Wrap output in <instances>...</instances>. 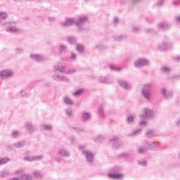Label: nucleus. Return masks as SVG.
<instances>
[{"instance_id": "59", "label": "nucleus", "mask_w": 180, "mask_h": 180, "mask_svg": "<svg viewBox=\"0 0 180 180\" xmlns=\"http://www.w3.org/2000/svg\"><path fill=\"white\" fill-rule=\"evenodd\" d=\"M176 125L177 126H180V118L178 120V121L176 122Z\"/></svg>"}, {"instance_id": "13", "label": "nucleus", "mask_w": 180, "mask_h": 180, "mask_svg": "<svg viewBox=\"0 0 180 180\" xmlns=\"http://www.w3.org/2000/svg\"><path fill=\"white\" fill-rule=\"evenodd\" d=\"M30 57L32 60H35V61L40 62L44 60V57L39 55H31Z\"/></svg>"}, {"instance_id": "47", "label": "nucleus", "mask_w": 180, "mask_h": 180, "mask_svg": "<svg viewBox=\"0 0 180 180\" xmlns=\"http://www.w3.org/2000/svg\"><path fill=\"white\" fill-rule=\"evenodd\" d=\"M70 58L71 60H77V55H75L74 53H72Z\"/></svg>"}, {"instance_id": "56", "label": "nucleus", "mask_w": 180, "mask_h": 180, "mask_svg": "<svg viewBox=\"0 0 180 180\" xmlns=\"http://www.w3.org/2000/svg\"><path fill=\"white\" fill-rule=\"evenodd\" d=\"M175 61H180V56H177L174 58Z\"/></svg>"}, {"instance_id": "3", "label": "nucleus", "mask_w": 180, "mask_h": 180, "mask_svg": "<svg viewBox=\"0 0 180 180\" xmlns=\"http://www.w3.org/2000/svg\"><path fill=\"white\" fill-rule=\"evenodd\" d=\"M155 147H158V143H153L152 144L146 143V146H139L138 148V153L144 154V153H146L148 148H155Z\"/></svg>"}, {"instance_id": "52", "label": "nucleus", "mask_w": 180, "mask_h": 180, "mask_svg": "<svg viewBox=\"0 0 180 180\" xmlns=\"http://www.w3.org/2000/svg\"><path fill=\"white\" fill-rule=\"evenodd\" d=\"M173 5H175V6H177V5H180V2L179 1H174Z\"/></svg>"}, {"instance_id": "33", "label": "nucleus", "mask_w": 180, "mask_h": 180, "mask_svg": "<svg viewBox=\"0 0 180 180\" xmlns=\"http://www.w3.org/2000/svg\"><path fill=\"white\" fill-rule=\"evenodd\" d=\"M83 90L82 89L76 91L75 92L73 93V96H79V95H81V94H82Z\"/></svg>"}, {"instance_id": "46", "label": "nucleus", "mask_w": 180, "mask_h": 180, "mask_svg": "<svg viewBox=\"0 0 180 180\" xmlns=\"http://www.w3.org/2000/svg\"><path fill=\"white\" fill-rule=\"evenodd\" d=\"M102 140H103V137H102V136H98L96 139V141H102Z\"/></svg>"}, {"instance_id": "49", "label": "nucleus", "mask_w": 180, "mask_h": 180, "mask_svg": "<svg viewBox=\"0 0 180 180\" xmlns=\"http://www.w3.org/2000/svg\"><path fill=\"white\" fill-rule=\"evenodd\" d=\"M20 96H26V91H21L20 93Z\"/></svg>"}, {"instance_id": "8", "label": "nucleus", "mask_w": 180, "mask_h": 180, "mask_svg": "<svg viewBox=\"0 0 180 180\" xmlns=\"http://www.w3.org/2000/svg\"><path fill=\"white\" fill-rule=\"evenodd\" d=\"M75 23V21L72 18H67L65 22L60 23L62 27H68V26H72Z\"/></svg>"}, {"instance_id": "32", "label": "nucleus", "mask_w": 180, "mask_h": 180, "mask_svg": "<svg viewBox=\"0 0 180 180\" xmlns=\"http://www.w3.org/2000/svg\"><path fill=\"white\" fill-rule=\"evenodd\" d=\"M66 115L68 117H72V110L71 109H66L65 110Z\"/></svg>"}, {"instance_id": "2", "label": "nucleus", "mask_w": 180, "mask_h": 180, "mask_svg": "<svg viewBox=\"0 0 180 180\" xmlns=\"http://www.w3.org/2000/svg\"><path fill=\"white\" fill-rule=\"evenodd\" d=\"M151 88H153V84H146L142 89V95L147 101L151 98Z\"/></svg>"}, {"instance_id": "22", "label": "nucleus", "mask_w": 180, "mask_h": 180, "mask_svg": "<svg viewBox=\"0 0 180 180\" xmlns=\"http://www.w3.org/2000/svg\"><path fill=\"white\" fill-rule=\"evenodd\" d=\"M108 176H109V178H112V179H120V178H122V174H109Z\"/></svg>"}, {"instance_id": "4", "label": "nucleus", "mask_w": 180, "mask_h": 180, "mask_svg": "<svg viewBox=\"0 0 180 180\" xmlns=\"http://www.w3.org/2000/svg\"><path fill=\"white\" fill-rule=\"evenodd\" d=\"M55 71H59L60 73L65 74H74L75 72V69H70L68 72L65 70V68L64 66H54Z\"/></svg>"}, {"instance_id": "34", "label": "nucleus", "mask_w": 180, "mask_h": 180, "mask_svg": "<svg viewBox=\"0 0 180 180\" xmlns=\"http://www.w3.org/2000/svg\"><path fill=\"white\" fill-rule=\"evenodd\" d=\"M140 133H141V129L134 130L129 136H138Z\"/></svg>"}, {"instance_id": "62", "label": "nucleus", "mask_w": 180, "mask_h": 180, "mask_svg": "<svg viewBox=\"0 0 180 180\" xmlns=\"http://www.w3.org/2000/svg\"><path fill=\"white\" fill-rule=\"evenodd\" d=\"M134 2L137 3V2H140V0H132Z\"/></svg>"}, {"instance_id": "44", "label": "nucleus", "mask_w": 180, "mask_h": 180, "mask_svg": "<svg viewBox=\"0 0 180 180\" xmlns=\"http://www.w3.org/2000/svg\"><path fill=\"white\" fill-rule=\"evenodd\" d=\"M162 72H168V71H169V68H168L167 67H163V68H162Z\"/></svg>"}, {"instance_id": "45", "label": "nucleus", "mask_w": 180, "mask_h": 180, "mask_svg": "<svg viewBox=\"0 0 180 180\" xmlns=\"http://www.w3.org/2000/svg\"><path fill=\"white\" fill-rule=\"evenodd\" d=\"M164 4V0H160L159 2L157 4V6H162Z\"/></svg>"}, {"instance_id": "31", "label": "nucleus", "mask_w": 180, "mask_h": 180, "mask_svg": "<svg viewBox=\"0 0 180 180\" xmlns=\"http://www.w3.org/2000/svg\"><path fill=\"white\" fill-rule=\"evenodd\" d=\"M9 161V158H4L0 159V165H2L3 164H6Z\"/></svg>"}, {"instance_id": "64", "label": "nucleus", "mask_w": 180, "mask_h": 180, "mask_svg": "<svg viewBox=\"0 0 180 180\" xmlns=\"http://www.w3.org/2000/svg\"><path fill=\"white\" fill-rule=\"evenodd\" d=\"M179 160H180V153H179Z\"/></svg>"}, {"instance_id": "14", "label": "nucleus", "mask_w": 180, "mask_h": 180, "mask_svg": "<svg viewBox=\"0 0 180 180\" xmlns=\"http://www.w3.org/2000/svg\"><path fill=\"white\" fill-rule=\"evenodd\" d=\"M58 154H59V155H61V157H70V153H68V151L65 149H60L58 151Z\"/></svg>"}, {"instance_id": "7", "label": "nucleus", "mask_w": 180, "mask_h": 180, "mask_svg": "<svg viewBox=\"0 0 180 180\" xmlns=\"http://www.w3.org/2000/svg\"><path fill=\"white\" fill-rule=\"evenodd\" d=\"M82 154L85 155L87 162H89V164L92 163V162L94 161V155L91 153V151H84L82 152Z\"/></svg>"}, {"instance_id": "1", "label": "nucleus", "mask_w": 180, "mask_h": 180, "mask_svg": "<svg viewBox=\"0 0 180 180\" xmlns=\"http://www.w3.org/2000/svg\"><path fill=\"white\" fill-rule=\"evenodd\" d=\"M153 116H154V112H153V110L148 108H144L143 115H141L140 116V122H139L140 126H143V127H146V126H147V122H146V119H147L148 117H153Z\"/></svg>"}, {"instance_id": "17", "label": "nucleus", "mask_w": 180, "mask_h": 180, "mask_svg": "<svg viewBox=\"0 0 180 180\" xmlns=\"http://www.w3.org/2000/svg\"><path fill=\"white\" fill-rule=\"evenodd\" d=\"M25 129L28 130L30 133H34V127L30 123L25 124Z\"/></svg>"}, {"instance_id": "48", "label": "nucleus", "mask_w": 180, "mask_h": 180, "mask_svg": "<svg viewBox=\"0 0 180 180\" xmlns=\"http://www.w3.org/2000/svg\"><path fill=\"white\" fill-rule=\"evenodd\" d=\"M66 49H67V47L65 46H60V53H63V51L66 50Z\"/></svg>"}, {"instance_id": "39", "label": "nucleus", "mask_w": 180, "mask_h": 180, "mask_svg": "<svg viewBox=\"0 0 180 180\" xmlns=\"http://www.w3.org/2000/svg\"><path fill=\"white\" fill-rule=\"evenodd\" d=\"M138 164H139V165H142V167H146V165H147V161L141 160L138 162Z\"/></svg>"}, {"instance_id": "38", "label": "nucleus", "mask_w": 180, "mask_h": 180, "mask_svg": "<svg viewBox=\"0 0 180 180\" xmlns=\"http://www.w3.org/2000/svg\"><path fill=\"white\" fill-rule=\"evenodd\" d=\"M42 126L44 130H51V129H53V127L51 125L43 124Z\"/></svg>"}, {"instance_id": "25", "label": "nucleus", "mask_w": 180, "mask_h": 180, "mask_svg": "<svg viewBox=\"0 0 180 180\" xmlns=\"http://www.w3.org/2000/svg\"><path fill=\"white\" fill-rule=\"evenodd\" d=\"M20 179L22 180H32V176L29 174H22L20 176Z\"/></svg>"}, {"instance_id": "60", "label": "nucleus", "mask_w": 180, "mask_h": 180, "mask_svg": "<svg viewBox=\"0 0 180 180\" xmlns=\"http://www.w3.org/2000/svg\"><path fill=\"white\" fill-rule=\"evenodd\" d=\"M77 131H78V133L81 132V131H84V130L80 129H76Z\"/></svg>"}, {"instance_id": "6", "label": "nucleus", "mask_w": 180, "mask_h": 180, "mask_svg": "<svg viewBox=\"0 0 180 180\" xmlns=\"http://www.w3.org/2000/svg\"><path fill=\"white\" fill-rule=\"evenodd\" d=\"M150 62L146 59H139L134 63L135 67H144V65H148Z\"/></svg>"}, {"instance_id": "63", "label": "nucleus", "mask_w": 180, "mask_h": 180, "mask_svg": "<svg viewBox=\"0 0 180 180\" xmlns=\"http://www.w3.org/2000/svg\"><path fill=\"white\" fill-rule=\"evenodd\" d=\"M20 171L18 170L15 174H20Z\"/></svg>"}, {"instance_id": "19", "label": "nucleus", "mask_w": 180, "mask_h": 180, "mask_svg": "<svg viewBox=\"0 0 180 180\" xmlns=\"http://www.w3.org/2000/svg\"><path fill=\"white\" fill-rule=\"evenodd\" d=\"M158 29H161L162 30H167L168 29L169 26L168 24L166 22H161L159 25H158Z\"/></svg>"}, {"instance_id": "24", "label": "nucleus", "mask_w": 180, "mask_h": 180, "mask_svg": "<svg viewBox=\"0 0 180 180\" xmlns=\"http://www.w3.org/2000/svg\"><path fill=\"white\" fill-rule=\"evenodd\" d=\"M25 141H22L15 143L14 144V146H15V147L16 148H22V147H23V146H25Z\"/></svg>"}, {"instance_id": "54", "label": "nucleus", "mask_w": 180, "mask_h": 180, "mask_svg": "<svg viewBox=\"0 0 180 180\" xmlns=\"http://www.w3.org/2000/svg\"><path fill=\"white\" fill-rule=\"evenodd\" d=\"M23 51L22 50V49H19V48H18L17 49H16V53H22Z\"/></svg>"}, {"instance_id": "51", "label": "nucleus", "mask_w": 180, "mask_h": 180, "mask_svg": "<svg viewBox=\"0 0 180 180\" xmlns=\"http://www.w3.org/2000/svg\"><path fill=\"white\" fill-rule=\"evenodd\" d=\"M56 162H61L63 161V159L61 158H55Z\"/></svg>"}, {"instance_id": "9", "label": "nucleus", "mask_w": 180, "mask_h": 180, "mask_svg": "<svg viewBox=\"0 0 180 180\" xmlns=\"http://www.w3.org/2000/svg\"><path fill=\"white\" fill-rule=\"evenodd\" d=\"M110 143L112 145L114 148H119L120 146V142L119 141V138L114 137L110 140Z\"/></svg>"}, {"instance_id": "20", "label": "nucleus", "mask_w": 180, "mask_h": 180, "mask_svg": "<svg viewBox=\"0 0 180 180\" xmlns=\"http://www.w3.org/2000/svg\"><path fill=\"white\" fill-rule=\"evenodd\" d=\"M63 102L65 105H72L73 102H72V100L71 98H70V97L68 96H65L63 98Z\"/></svg>"}, {"instance_id": "61", "label": "nucleus", "mask_w": 180, "mask_h": 180, "mask_svg": "<svg viewBox=\"0 0 180 180\" xmlns=\"http://www.w3.org/2000/svg\"><path fill=\"white\" fill-rule=\"evenodd\" d=\"M10 180H20V179H19V178H13V179H10Z\"/></svg>"}, {"instance_id": "28", "label": "nucleus", "mask_w": 180, "mask_h": 180, "mask_svg": "<svg viewBox=\"0 0 180 180\" xmlns=\"http://www.w3.org/2000/svg\"><path fill=\"white\" fill-rule=\"evenodd\" d=\"M158 50H160V51H167V50H169V46H160L158 47Z\"/></svg>"}, {"instance_id": "37", "label": "nucleus", "mask_w": 180, "mask_h": 180, "mask_svg": "<svg viewBox=\"0 0 180 180\" xmlns=\"http://www.w3.org/2000/svg\"><path fill=\"white\" fill-rule=\"evenodd\" d=\"M110 67V70H113V71H120V68L115 65H111Z\"/></svg>"}, {"instance_id": "50", "label": "nucleus", "mask_w": 180, "mask_h": 180, "mask_svg": "<svg viewBox=\"0 0 180 180\" xmlns=\"http://www.w3.org/2000/svg\"><path fill=\"white\" fill-rule=\"evenodd\" d=\"M129 156V153H123L120 155V157H127Z\"/></svg>"}, {"instance_id": "5", "label": "nucleus", "mask_w": 180, "mask_h": 180, "mask_svg": "<svg viewBox=\"0 0 180 180\" xmlns=\"http://www.w3.org/2000/svg\"><path fill=\"white\" fill-rule=\"evenodd\" d=\"M13 75V72L12 70H3L0 72V78L1 79H5L6 78H11Z\"/></svg>"}, {"instance_id": "58", "label": "nucleus", "mask_w": 180, "mask_h": 180, "mask_svg": "<svg viewBox=\"0 0 180 180\" xmlns=\"http://www.w3.org/2000/svg\"><path fill=\"white\" fill-rule=\"evenodd\" d=\"M114 23H119V20L117 18H115Z\"/></svg>"}, {"instance_id": "12", "label": "nucleus", "mask_w": 180, "mask_h": 180, "mask_svg": "<svg viewBox=\"0 0 180 180\" xmlns=\"http://www.w3.org/2000/svg\"><path fill=\"white\" fill-rule=\"evenodd\" d=\"M119 84H120V86L122 87V88H124V89H130V84L129 83H127V82H124L123 80H120L119 81Z\"/></svg>"}, {"instance_id": "55", "label": "nucleus", "mask_w": 180, "mask_h": 180, "mask_svg": "<svg viewBox=\"0 0 180 180\" xmlns=\"http://www.w3.org/2000/svg\"><path fill=\"white\" fill-rule=\"evenodd\" d=\"M176 20L178 23H180V16L176 17Z\"/></svg>"}, {"instance_id": "23", "label": "nucleus", "mask_w": 180, "mask_h": 180, "mask_svg": "<svg viewBox=\"0 0 180 180\" xmlns=\"http://www.w3.org/2000/svg\"><path fill=\"white\" fill-rule=\"evenodd\" d=\"M67 41L70 44H77V39L75 37H68Z\"/></svg>"}, {"instance_id": "43", "label": "nucleus", "mask_w": 180, "mask_h": 180, "mask_svg": "<svg viewBox=\"0 0 180 180\" xmlns=\"http://www.w3.org/2000/svg\"><path fill=\"white\" fill-rule=\"evenodd\" d=\"M98 112L100 113V115L101 116H103V107H100L99 109H98Z\"/></svg>"}, {"instance_id": "42", "label": "nucleus", "mask_w": 180, "mask_h": 180, "mask_svg": "<svg viewBox=\"0 0 180 180\" xmlns=\"http://www.w3.org/2000/svg\"><path fill=\"white\" fill-rule=\"evenodd\" d=\"M25 161H34L33 157L27 156L24 158Z\"/></svg>"}, {"instance_id": "41", "label": "nucleus", "mask_w": 180, "mask_h": 180, "mask_svg": "<svg viewBox=\"0 0 180 180\" xmlns=\"http://www.w3.org/2000/svg\"><path fill=\"white\" fill-rule=\"evenodd\" d=\"M134 120V117L131 115L128 116L127 117V122L128 123H131V122H133Z\"/></svg>"}, {"instance_id": "35", "label": "nucleus", "mask_w": 180, "mask_h": 180, "mask_svg": "<svg viewBox=\"0 0 180 180\" xmlns=\"http://www.w3.org/2000/svg\"><path fill=\"white\" fill-rule=\"evenodd\" d=\"M34 178H41L43 176V174H41L40 172H34Z\"/></svg>"}, {"instance_id": "10", "label": "nucleus", "mask_w": 180, "mask_h": 180, "mask_svg": "<svg viewBox=\"0 0 180 180\" xmlns=\"http://www.w3.org/2000/svg\"><path fill=\"white\" fill-rule=\"evenodd\" d=\"M88 20V17L86 16H81L79 18V20L78 21H75V25L76 26H81L82 25H83V23H85V22H86Z\"/></svg>"}, {"instance_id": "53", "label": "nucleus", "mask_w": 180, "mask_h": 180, "mask_svg": "<svg viewBox=\"0 0 180 180\" xmlns=\"http://www.w3.org/2000/svg\"><path fill=\"white\" fill-rule=\"evenodd\" d=\"M54 20H56V18H54L53 17L49 18V22H54Z\"/></svg>"}, {"instance_id": "27", "label": "nucleus", "mask_w": 180, "mask_h": 180, "mask_svg": "<svg viewBox=\"0 0 180 180\" xmlns=\"http://www.w3.org/2000/svg\"><path fill=\"white\" fill-rule=\"evenodd\" d=\"M8 18V13L1 12L0 13V22L1 20H5Z\"/></svg>"}, {"instance_id": "36", "label": "nucleus", "mask_w": 180, "mask_h": 180, "mask_svg": "<svg viewBox=\"0 0 180 180\" xmlns=\"http://www.w3.org/2000/svg\"><path fill=\"white\" fill-rule=\"evenodd\" d=\"M43 158H44V156L43 155H38V156L33 157L34 161H40Z\"/></svg>"}, {"instance_id": "29", "label": "nucleus", "mask_w": 180, "mask_h": 180, "mask_svg": "<svg viewBox=\"0 0 180 180\" xmlns=\"http://www.w3.org/2000/svg\"><path fill=\"white\" fill-rule=\"evenodd\" d=\"M76 50L77 51H78V53H84V51H85V48L84 47V46H77Z\"/></svg>"}, {"instance_id": "57", "label": "nucleus", "mask_w": 180, "mask_h": 180, "mask_svg": "<svg viewBox=\"0 0 180 180\" xmlns=\"http://www.w3.org/2000/svg\"><path fill=\"white\" fill-rule=\"evenodd\" d=\"M139 28H137V27H134V30H133L134 32H139Z\"/></svg>"}, {"instance_id": "16", "label": "nucleus", "mask_w": 180, "mask_h": 180, "mask_svg": "<svg viewBox=\"0 0 180 180\" xmlns=\"http://www.w3.org/2000/svg\"><path fill=\"white\" fill-rule=\"evenodd\" d=\"M98 82L101 84H110L112 82L109 81V79L107 77H101Z\"/></svg>"}, {"instance_id": "30", "label": "nucleus", "mask_w": 180, "mask_h": 180, "mask_svg": "<svg viewBox=\"0 0 180 180\" xmlns=\"http://www.w3.org/2000/svg\"><path fill=\"white\" fill-rule=\"evenodd\" d=\"M124 39V36L123 35H117L114 37V39L116 40V41H120V40H123Z\"/></svg>"}, {"instance_id": "21", "label": "nucleus", "mask_w": 180, "mask_h": 180, "mask_svg": "<svg viewBox=\"0 0 180 180\" xmlns=\"http://www.w3.org/2000/svg\"><path fill=\"white\" fill-rule=\"evenodd\" d=\"M155 136H156L155 131L153 130H149L146 134V137H147L148 139H151V137H155Z\"/></svg>"}, {"instance_id": "40", "label": "nucleus", "mask_w": 180, "mask_h": 180, "mask_svg": "<svg viewBox=\"0 0 180 180\" xmlns=\"http://www.w3.org/2000/svg\"><path fill=\"white\" fill-rule=\"evenodd\" d=\"M20 133L18 132V131H14L12 133V137L13 139H16V137H18V136H19Z\"/></svg>"}, {"instance_id": "15", "label": "nucleus", "mask_w": 180, "mask_h": 180, "mask_svg": "<svg viewBox=\"0 0 180 180\" xmlns=\"http://www.w3.org/2000/svg\"><path fill=\"white\" fill-rule=\"evenodd\" d=\"M53 79H55L56 81H65L66 82H68L69 81V79L67 77L60 75L53 76Z\"/></svg>"}, {"instance_id": "26", "label": "nucleus", "mask_w": 180, "mask_h": 180, "mask_svg": "<svg viewBox=\"0 0 180 180\" xmlns=\"http://www.w3.org/2000/svg\"><path fill=\"white\" fill-rule=\"evenodd\" d=\"M6 32H9L10 33H18L19 32V30L15 27H10L6 29Z\"/></svg>"}, {"instance_id": "11", "label": "nucleus", "mask_w": 180, "mask_h": 180, "mask_svg": "<svg viewBox=\"0 0 180 180\" xmlns=\"http://www.w3.org/2000/svg\"><path fill=\"white\" fill-rule=\"evenodd\" d=\"M82 119L83 122H88L91 119V114L88 112H83L82 113Z\"/></svg>"}, {"instance_id": "18", "label": "nucleus", "mask_w": 180, "mask_h": 180, "mask_svg": "<svg viewBox=\"0 0 180 180\" xmlns=\"http://www.w3.org/2000/svg\"><path fill=\"white\" fill-rule=\"evenodd\" d=\"M162 95L165 99H169L172 96V93H167L165 89H162Z\"/></svg>"}]
</instances>
